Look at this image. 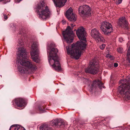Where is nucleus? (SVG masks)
Returning <instances> with one entry per match:
<instances>
[{"label":"nucleus","instance_id":"obj_1","mask_svg":"<svg viewBox=\"0 0 130 130\" xmlns=\"http://www.w3.org/2000/svg\"><path fill=\"white\" fill-rule=\"evenodd\" d=\"M23 42L22 39L19 40L16 48L17 56V62L23 67H19V71L22 73H32L35 71L37 67L34 63L27 59L25 50L23 47Z\"/></svg>","mask_w":130,"mask_h":130},{"label":"nucleus","instance_id":"obj_2","mask_svg":"<svg viewBox=\"0 0 130 130\" xmlns=\"http://www.w3.org/2000/svg\"><path fill=\"white\" fill-rule=\"evenodd\" d=\"M76 34L80 41L77 42L75 44L73 43L71 47L66 46V48L68 54L70 55L72 58L77 59L81 56L82 50L86 48L87 41L86 33L83 27L79 28L76 31Z\"/></svg>","mask_w":130,"mask_h":130},{"label":"nucleus","instance_id":"obj_3","mask_svg":"<svg viewBox=\"0 0 130 130\" xmlns=\"http://www.w3.org/2000/svg\"><path fill=\"white\" fill-rule=\"evenodd\" d=\"M55 46L54 43H52L47 47L48 60L52 68L56 71L61 70V67L57 55L58 50L54 47Z\"/></svg>","mask_w":130,"mask_h":130},{"label":"nucleus","instance_id":"obj_4","mask_svg":"<svg viewBox=\"0 0 130 130\" xmlns=\"http://www.w3.org/2000/svg\"><path fill=\"white\" fill-rule=\"evenodd\" d=\"M119 83L122 84L118 88V91L121 95L124 101L130 100V76L126 79L120 80Z\"/></svg>","mask_w":130,"mask_h":130},{"label":"nucleus","instance_id":"obj_5","mask_svg":"<svg viewBox=\"0 0 130 130\" xmlns=\"http://www.w3.org/2000/svg\"><path fill=\"white\" fill-rule=\"evenodd\" d=\"M37 14L39 18L41 19L45 20L50 17L51 12L48 7L46 6L44 0H41L36 7Z\"/></svg>","mask_w":130,"mask_h":130},{"label":"nucleus","instance_id":"obj_6","mask_svg":"<svg viewBox=\"0 0 130 130\" xmlns=\"http://www.w3.org/2000/svg\"><path fill=\"white\" fill-rule=\"evenodd\" d=\"M38 46V43L36 41L34 42L31 46L30 53L32 59L37 63H39L40 61Z\"/></svg>","mask_w":130,"mask_h":130},{"label":"nucleus","instance_id":"obj_7","mask_svg":"<svg viewBox=\"0 0 130 130\" xmlns=\"http://www.w3.org/2000/svg\"><path fill=\"white\" fill-rule=\"evenodd\" d=\"M62 34L64 39L67 43L73 42L74 34L71 28L68 26L65 31H63Z\"/></svg>","mask_w":130,"mask_h":130},{"label":"nucleus","instance_id":"obj_8","mask_svg":"<svg viewBox=\"0 0 130 130\" xmlns=\"http://www.w3.org/2000/svg\"><path fill=\"white\" fill-rule=\"evenodd\" d=\"M98 63L96 62H91L88 67L85 69V72L86 73L92 74L96 73L98 71Z\"/></svg>","mask_w":130,"mask_h":130},{"label":"nucleus","instance_id":"obj_9","mask_svg":"<svg viewBox=\"0 0 130 130\" xmlns=\"http://www.w3.org/2000/svg\"><path fill=\"white\" fill-rule=\"evenodd\" d=\"M112 25L110 23L104 21L102 23L100 28L104 34L108 35L112 31Z\"/></svg>","mask_w":130,"mask_h":130},{"label":"nucleus","instance_id":"obj_10","mask_svg":"<svg viewBox=\"0 0 130 130\" xmlns=\"http://www.w3.org/2000/svg\"><path fill=\"white\" fill-rule=\"evenodd\" d=\"M78 11L80 15H89L91 14L90 8L89 6L86 5L80 6L79 8Z\"/></svg>","mask_w":130,"mask_h":130},{"label":"nucleus","instance_id":"obj_11","mask_svg":"<svg viewBox=\"0 0 130 130\" xmlns=\"http://www.w3.org/2000/svg\"><path fill=\"white\" fill-rule=\"evenodd\" d=\"M91 34L92 37L95 39L97 42L103 41V38L97 29L94 28L92 29Z\"/></svg>","mask_w":130,"mask_h":130},{"label":"nucleus","instance_id":"obj_12","mask_svg":"<svg viewBox=\"0 0 130 130\" xmlns=\"http://www.w3.org/2000/svg\"><path fill=\"white\" fill-rule=\"evenodd\" d=\"M66 15L68 20L70 21L75 22L76 20L77 16L75 14L73 13L72 9L71 8H70L67 11Z\"/></svg>","mask_w":130,"mask_h":130},{"label":"nucleus","instance_id":"obj_13","mask_svg":"<svg viewBox=\"0 0 130 130\" xmlns=\"http://www.w3.org/2000/svg\"><path fill=\"white\" fill-rule=\"evenodd\" d=\"M13 104L17 105L18 106L21 107L25 105L24 100L21 98L15 99L13 101Z\"/></svg>","mask_w":130,"mask_h":130},{"label":"nucleus","instance_id":"obj_14","mask_svg":"<svg viewBox=\"0 0 130 130\" xmlns=\"http://www.w3.org/2000/svg\"><path fill=\"white\" fill-rule=\"evenodd\" d=\"M50 124L52 126L58 127L64 125V122L63 120L60 119L52 120L50 122Z\"/></svg>","mask_w":130,"mask_h":130},{"label":"nucleus","instance_id":"obj_15","mask_svg":"<svg viewBox=\"0 0 130 130\" xmlns=\"http://www.w3.org/2000/svg\"><path fill=\"white\" fill-rule=\"evenodd\" d=\"M97 86L100 89H102L103 87V84L99 80L94 81L90 87V88L91 89L90 91L91 92L94 88Z\"/></svg>","mask_w":130,"mask_h":130},{"label":"nucleus","instance_id":"obj_16","mask_svg":"<svg viewBox=\"0 0 130 130\" xmlns=\"http://www.w3.org/2000/svg\"><path fill=\"white\" fill-rule=\"evenodd\" d=\"M54 4L56 7H61L65 4L67 0H52Z\"/></svg>","mask_w":130,"mask_h":130},{"label":"nucleus","instance_id":"obj_17","mask_svg":"<svg viewBox=\"0 0 130 130\" xmlns=\"http://www.w3.org/2000/svg\"><path fill=\"white\" fill-rule=\"evenodd\" d=\"M118 24L122 28H126L128 23L124 17H122L119 20Z\"/></svg>","mask_w":130,"mask_h":130},{"label":"nucleus","instance_id":"obj_18","mask_svg":"<svg viewBox=\"0 0 130 130\" xmlns=\"http://www.w3.org/2000/svg\"><path fill=\"white\" fill-rule=\"evenodd\" d=\"M50 125H48L47 124H44L41 126L40 127V130H52V128L51 126H52L50 123Z\"/></svg>","mask_w":130,"mask_h":130},{"label":"nucleus","instance_id":"obj_19","mask_svg":"<svg viewBox=\"0 0 130 130\" xmlns=\"http://www.w3.org/2000/svg\"><path fill=\"white\" fill-rule=\"evenodd\" d=\"M24 129L20 125H13L11 126L9 130H24Z\"/></svg>","mask_w":130,"mask_h":130},{"label":"nucleus","instance_id":"obj_20","mask_svg":"<svg viewBox=\"0 0 130 130\" xmlns=\"http://www.w3.org/2000/svg\"><path fill=\"white\" fill-rule=\"evenodd\" d=\"M126 60L130 63V46H129L127 54Z\"/></svg>","mask_w":130,"mask_h":130},{"label":"nucleus","instance_id":"obj_21","mask_svg":"<svg viewBox=\"0 0 130 130\" xmlns=\"http://www.w3.org/2000/svg\"><path fill=\"white\" fill-rule=\"evenodd\" d=\"M85 83L86 84H87L89 86H90V84L91 83V82L90 80L86 79H85Z\"/></svg>","mask_w":130,"mask_h":130},{"label":"nucleus","instance_id":"obj_22","mask_svg":"<svg viewBox=\"0 0 130 130\" xmlns=\"http://www.w3.org/2000/svg\"><path fill=\"white\" fill-rule=\"evenodd\" d=\"M10 27L13 29H15L16 27V25L13 23H11L10 24Z\"/></svg>","mask_w":130,"mask_h":130},{"label":"nucleus","instance_id":"obj_23","mask_svg":"<svg viewBox=\"0 0 130 130\" xmlns=\"http://www.w3.org/2000/svg\"><path fill=\"white\" fill-rule=\"evenodd\" d=\"M106 57L108 58H110L111 59H113V56H111L110 55L108 54H107L106 55Z\"/></svg>","mask_w":130,"mask_h":130},{"label":"nucleus","instance_id":"obj_24","mask_svg":"<svg viewBox=\"0 0 130 130\" xmlns=\"http://www.w3.org/2000/svg\"><path fill=\"white\" fill-rule=\"evenodd\" d=\"M107 66L109 68H111V67H113V64L111 62L108 63L107 64Z\"/></svg>","mask_w":130,"mask_h":130},{"label":"nucleus","instance_id":"obj_25","mask_svg":"<svg viewBox=\"0 0 130 130\" xmlns=\"http://www.w3.org/2000/svg\"><path fill=\"white\" fill-rule=\"evenodd\" d=\"M105 44H103L101 45L100 46V48L101 50L103 49L105 47Z\"/></svg>","mask_w":130,"mask_h":130},{"label":"nucleus","instance_id":"obj_26","mask_svg":"<svg viewBox=\"0 0 130 130\" xmlns=\"http://www.w3.org/2000/svg\"><path fill=\"white\" fill-rule=\"evenodd\" d=\"M117 51L121 53L122 52V48H119L117 49Z\"/></svg>","mask_w":130,"mask_h":130},{"label":"nucleus","instance_id":"obj_27","mask_svg":"<svg viewBox=\"0 0 130 130\" xmlns=\"http://www.w3.org/2000/svg\"><path fill=\"white\" fill-rule=\"evenodd\" d=\"M39 109L41 113L43 112H44V110H43V108L41 107H39Z\"/></svg>","mask_w":130,"mask_h":130},{"label":"nucleus","instance_id":"obj_28","mask_svg":"<svg viewBox=\"0 0 130 130\" xmlns=\"http://www.w3.org/2000/svg\"><path fill=\"white\" fill-rule=\"evenodd\" d=\"M122 0H118V1H117L116 2V3L117 4H120L122 1Z\"/></svg>","mask_w":130,"mask_h":130},{"label":"nucleus","instance_id":"obj_29","mask_svg":"<svg viewBox=\"0 0 130 130\" xmlns=\"http://www.w3.org/2000/svg\"><path fill=\"white\" fill-rule=\"evenodd\" d=\"M3 15L4 16V19L6 20L8 19V17L6 15L5 13H3Z\"/></svg>","mask_w":130,"mask_h":130},{"label":"nucleus","instance_id":"obj_30","mask_svg":"<svg viewBox=\"0 0 130 130\" xmlns=\"http://www.w3.org/2000/svg\"><path fill=\"white\" fill-rule=\"evenodd\" d=\"M123 41V39L122 38H119V41L120 42H122Z\"/></svg>","mask_w":130,"mask_h":130},{"label":"nucleus","instance_id":"obj_31","mask_svg":"<svg viewBox=\"0 0 130 130\" xmlns=\"http://www.w3.org/2000/svg\"><path fill=\"white\" fill-rule=\"evenodd\" d=\"M114 66L115 67H117L118 66V64L117 63H115L114 64Z\"/></svg>","mask_w":130,"mask_h":130},{"label":"nucleus","instance_id":"obj_32","mask_svg":"<svg viewBox=\"0 0 130 130\" xmlns=\"http://www.w3.org/2000/svg\"><path fill=\"white\" fill-rule=\"evenodd\" d=\"M71 25L72 27H73L74 26H75V25L74 24H71Z\"/></svg>","mask_w":130,"mask_h":130},{"label":"nucleus","instance_id":"obj_33","mask_svg":"<svg viewBox=\"0 0 130 130\" xmlns=\"http://www.w3.org/2000/svg\"><path fill=\"white\" fill-rule=\"evenodd\" d=\"M62 22L63 24H64L66 23V21L64 20H63Z\"/></svg>","mask_w":130,"mask_h":130},{"label":"nucleus","instance_id":"obj_34","mask_svg":"<svg viewBox=\"0 0 130 130\" xmlns=\"http://www.w3.org/2000/svg\"><path fill=\"white\" fill-rule=\"evenodd\" d=\"M22 0H17V2L19 3Z\"/></svg>","mask_w":130,"mask_h":130},{"label":"nucleus","instance_id":"obj_35","mask_svg":"<svg viewBox=\"0 0 130 130\" xmlns=\"http://www.w3.org/2000/svg\"><path fill=\"white\" fill-rule=\"evenodd\" d=\"M10 1V0H7V2H9Z\"/></svg>","mask_w":130,"mask_h":130},{"label":"nucleus","instance_id":"obj_36","mask_svg":"<svg viewBox=\"0 0 130 130\" xmlns=\"http://www.w3.org/2000/svg\"><path fill=\"white\" fill-rule=\"evenodd\" d=\"M4 0H0V2L4 1Z\"/></svg>","mask_w":130,"mask_h":130}]
</instances>
